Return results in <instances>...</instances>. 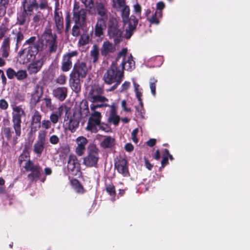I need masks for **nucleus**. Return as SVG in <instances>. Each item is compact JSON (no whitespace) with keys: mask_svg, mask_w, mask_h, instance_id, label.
<instances>
[{"mask_svg":"<svg viewBox=\"0 0 250 250\" xmlns=\"http://www.w3.org/2000/svg\"><path fill=\"white\" fill-rule=\"evenodd\" d=\"M112 7L116 11L121 12V16L125 29L126 38L129 39L136 28L138 21L134 16L129 18L130 10L126 5L125 0H112Z\"/></svg>","mask_w":250,"mask_h":250,"instance_id":"nucleus-1","label":"nucleus"},{"mask_svg":"<svg viewBox=\"0 0 250 250\" xmlns=\"http://www.w3.org/2000/svg\"><path fill=\"white\" fill-rule=\"evenodd\" d=\"M127 51L126 48H123L119 53L115 61L120 69L122 70L123 73L124 69L131 71L135 67V62L132 59V57L131 55H127Z\"/></svg>","mask_w":250,"mask_h":250,"instance_id":"nucleus-2","label":"nucleus"},{"mask_svg":"<svg viewBox=\"0 0 250 250\" xmlns=\"http://www.w3.org/2000/svg\"><path fill=\"white\" fill-rule=\"evenodd\" d=\"M124 77V74L122 70L117 66V64L113 62L104 74V80L105 83L111 84L115 82L120 83Z\"/></svg>","mask_w":250,"mask_h":250,"instance_id":"nucleus-3","label":"nucleus"},{"mask_svg":"<svg viewBox=\"0 0 250 250\" xmlns=\"http://www.w3.org/2000/svg\"><path fill=\"white\" fill-rule=\"evenodd\" d=\"M12 110L13 126L17 138L21 134V119L25 116V113L21 106H13Z\"/></svg>","mask_w":250,"mask_h":250,"instance_id":"nucleus-4","label":"nucleus"},{"mask_svg":"<svg viewBox=\"0 0 250 250\" xmlns=\"http://www.w3.org/2000/svg\"><path fill=\"white\" fill-rule=\"evenodd\" d=\"M108 35L110 38L113 39L115 43L118 42L122 36L121 27H119L118 21L115 18H112L108 23Z\"/></svg>","mask_w":250,"mask_h":250,"instance_id":"nucleus-5","label":"nucleus"},{"mask_svg":"<svg viewBox=\"0 0 250 250\" xmlns=\"http://www.w3.org/2000/svg\"><path fill=\"white\" fill-rule=\"evenodd\" d=\"M99 158L98 148L94 145H90L88 147L87 155L83 158V163L87 167L95 166Z\"/></svg>","mask_w":250,"mask_h":250,"instance_id":"nucleus-6","label":"nucleus"},{"mask_svg":"<svg viewBox=\"0 0 250 250\" xmlns=\"http://www.w3.org/2000/svg\"><path fill=\"white\" fill-rule=\"evenodd\" d=\"M102 89L91 86L87 89V98L92 103L107 102V99L102 95Z\"/></svg>","mask_w":250,"mask_h":250,"instance_id":"nucleus-7","label":"nucleus"},{"mask_svg":"<svg viewBox=\"0 0 250 250\" xmlns=\"http://www.w3.org/2000/svg\"><path fill=\"white\" fill-rule=\"evenodd\" d=\"M102 115L98 111L92 112L90 114L88 119L86 129L92 132L96 133L98 131V125H100L101 122Z\"/></svg>","mask_w":250,"mask_h":250,"instance_id":"nucleus-8","label":"nucleus"},{"mask_svg":"<svg viewBox=\"0 0 250 250\" xmlns=\"http://www.w3.org/2000/svg\"><path fill=\"white\" fill-rule=\"evenodd\" d=\"M80 120L75 115H68L65 118L63 124V127L65 131L75 132L79 126Z\"/></svg>","mask_w":250,"mask_h":250,"instance_id":"nucleus-9","label":"nucleus"},{"mask_svg":"<svg viewBox=\"0 0 250 250\" xmlns=\"http://www.w3.org/2000/svg\"><path fill=\"white\" fill-rule=\"evenodd\" d=\"M42 40L43 42H45L47 46H49L50 51H55L57 48L56 36L52 34L50 30L47 29L45 31L42 36Z\"/></svg>","mask_w":250,"mask_h":250,"instance_id":"nucleus-10","label":"nucleus"},{"mask_svg":"<svg viewBox=\"0 0 250 250\" xmlns=\"http://www.w3.org/2000/svg\"><path fill=\"white\" fill-rule=\"evenodd\" d=\"M67 169L72 175H79L80 174V165L76 156L74 155L69 157Z\"/></svg>","mask_w":250,"mask_h":250,"instance_id":"nucleus-11","label":"nucleus"},{"mask_svg":"<svg viewBox=\"0 0 250 250\" xmlns=\"http://www.w3.org/2000/svg\"><path fill=\"white\" fill-rule=\"evenodd\" d=\"M73 20L76 25L83 26L86 20L85 10L83 8H75L73 12Z\"/></svg>","mask_w":250,"mask_h":250,"instance_id":"nucleus-12","label":"nucleus"},{"mask_svg":"<svg viewBox=\"0 0 250 250\" xmlns=\"http://www.w3.org/2000/svg\"><path fill=\"white\" fill-rule=\"evenodd\" d=\"M88 69L84 62H81L75 64L70 75L79 78H83L85 77Z\"/></svg>","mask_w":250,"mask_h":250,"instance_id":"nucleus-13","label":"nucleus"},{"mask_svg":"<svg viewBox=\"0 0 250 250\" xmlns=\"http://www.w3.org/2000/svg\"><path fill=\"white\" fill-rule=\"evenodd\" d=\"M78 52L73 51L63 55L62 61V69L63 71H68L72 67L71 58L77 56Z\"/></svg>","mask_w":250,"mask_h":250,"instance_id":"nucleus-14","label":"nucleus"},{"mask_svg":"<svg viewBox=\"0 0 250 250\" xmlns=\"http://www.w3.org/2000/svg\"><path fill=\"white\" fill-rule=\"evenodd\" d=\"M87 139L83 136H79L76 139L75 152L79 156H82L85 151Z\"/></svg>","mask_w":250,"mask_h":250,"instance_id":"nucleus-15","label":"nucleus"},{"mask_svg":"<svg viewBox=\"0 0 250 250\" xmlns=\"http://www.w3.org/2000/svg\"><path fill=\"white\" fill-rule=\"evenodd\" d=\"M24 11L27 14L31 15L34 9H37L38 5L36 0H24L23 3Z\"/></svg>","mask_w":250,"mask_h":250,"instance_id":"nucleus-16","label":"nucleus"},{"mask_svg":"<svg viewBox=\"0 0 250 250\" xmlns=\"http://www.w3.org/2000/svg\"><path fill=\"white\" fill-rule=\"evenodd\" d=\"M115 50V45L108 41H105L103 43L101 52L103 56H106L110 53H113Z\"/></svg>","mask_w":250,"mask_h":250,"instance_id":"nucleus-17","label":"nucleus"},{"mask_svg":"<svg viewBox=\"0 0 250 250\" xmlns=\"http://www.w3.org/2000/svg\"><path fill=\"white\" fill-rule=\"evenodd\" d=\"M115 167L118 172L122 174L124 176L128 175L127 162L125 159H122L119 160L115 164Z\"/></svg>","mask_w":250,"mask_h":250,"instance_id":"nucleus-18","label":"nucleus"},{"mask_svg":"<svg viewBox=\"0 0 250 250\" xmlns=\"http://www.w3.org/2000/svg\"><path fill=\"white\" fill-rule=\"evenodd\" d=\"M67 108L66 106L62 105L60 106L57 111L52 113L50 116V122L54 124H56L59 121V119L62 115V112L66 111Z\"/></svg>","mask_w":250,"mask_h":250,"instance_id":"nucleus-19","label":"nucleus"},{"mask_svg":"<svg viewBox=\"0 0 250 250\" xmlns=\"http://www.w3.org/2000/svg\"><path fill=\"white\" fill-rule=\"evenodd\" d=\"M105 20L104 19L98 20L95 27V34L96 36L100 37L103 34L106 28Z\"/></svg>","mask_w":250,"mask_h":250,"instance_id":"nucleus-20","label":"nucleus"},{"mask_svg":"<svg viewBox=\"0 0 250 250\" xmlns=\"http://www.w3.org/2000/svg\"><path fill=\"white\" fill-rule=\"evenodd\" d=\"M43 64V62L42 60H36L30 63L27 69L30 74L37 73L41 69Z\"/></svg>","mask_w":250,"mask_h":250,"instance_id":"nucleus-21","label":"nucleus"},{"mask_svg":"<svg viewBox=\"0 0 250 250\" xmlns=\"http://www.w3.org/2000/svg\"><path fill=\"white\" fill-rule=\"evenodd\" d=\"M67 90L65 87H58L53 91L54 97L60 101H63L67 96Z\"/></svg>","mask_w":250,"mask_h":250,"instance_id":"nucleus-22","label":"nucleus"},{"mask_svg":"<svg viewBox=\"0 0 250 250\" xmlns=\"http://www.w3.org/2000/svg\"><path fill=\"white\" fill-rule=\"evenodd\" d=\"M69 84L72 90L76 93H78L80 91V78L70 75Z\"/></svg>","mask_w":250,"mask_h":250,"instance_id":"nucleus-23","label":"nucleus"},{"mask_svg":"<svg viewBox=\"0 0 250 250\" xmlns=\"http://www.w3.org/2000/svg\"><path fill=\"white\" fill-rule=\"evenodd\" d=\"M116 110L117 106L114 104L110 106V115L108 118V121L115 125H117L120 120L119 116L116 114Z\"/></svg>","mask_w":250,"mask_h":250,"instance_id":"nucleus-24","label":"nucleus"},{"mask_svg":"<svg viewBox=\"0 0 250 250\" xmlns=\"http://www.w3.org/2000/svg\"><path fill=\"white\" fill-rule=\"evenodd\" d=\"M41 173V167L39 166H35L31 173L28 175V178L31 181L36 180L40 178Z\"/></svg>","mask_w":250,"mask_h":250,"instance_id":"nucleus-25","label":"nucleus"},{"mask_svg":"<svg viewBox=\"0 0 250 250\" xmlns=\"http://www.w3.org/2000/svg\"><path fill=\"white\" fill-rule=\"evenodd\" d=\"M132 81L133 83V86L134 88V91L135 93V95L138 99V101L140 103V104H142V88L140 87V85L137 83L135 81L134 78L132 79Z\"/></svg>","mask_w":250,"mask_h":250,"instance_id":"nucleus-26","label":"nucleus"},{"mask_svg":"<svg viewBox=\"0 0 250 250\" xmlns=\"http://www.w3.org/2000/svg\"><path fill=\"white\" fill-rule=\"evenodd\" d=\"M96 9L98 14L102 18V19L105 20L107 19V15L106 13V10L103 3H97L96 5Z\"/></svg>","mask_w":250,"mask_h":250,"instance_id":"nucleus-27","label":"nucleus"},{"mask_svg":"<svg viewBox=\"0 0 250 250\" xmlns=\"http://www.w3.org/2000/svg\"><path fill=\"white\" fill-rule=\"evenodd\" d=\"M37 53V48L34 45H30L28 47L27 52V59L28 61L32 60L34 59L36 54Z\"/></svg>","mask_w":250,"mask_h":250,"instance_id":"nucleus-28","label":"nucleus"},{"mask_svg":"<svg viewBox=\"0 0 250 250\" xmlns=\"http://www.w3.org/2000/svg\"><path fill=\"white\" fill-rule=\"evenodd\" d=\"M42 96V91L39 87L35 89V91L32 94L31 101L36 104L39 102Z\"/></svg>","mask_w":250,"mask_h":250,"instance_id":"nucleus-29","label":"nucleus"},{"mask_svg":"<svg viewBox=\"0 0 250 250\" xmlns=\"http://www.w3.org/2000/svg\"><path fill=\"white\" fill-rule=\"evenodd\" d=\"M114 144V139L111 137H105L101 143V146L103 148L110 147Z\"/></svg>","mask_w":250,"mask_h":250,"instance_id":"nucleus-30","label":"nucleus"},{"mask_svg":"<svg viewBox=\"0 0 250 250\" xmlns=\"http://www.w3.org/2000/svg\"><path fill=\"white\" fill-rule=\"evenodd\" d=\"M44 143L36 142L34 145L33 150L34 152L37 154L38 155L40 156L44 149Z\"/></svg>","mask_w":250,"mask_h":250,"instance_id":"nucleus-31","label":"nucleus"},{"mask_svg":"<svg viewBox=\"0 0 250 250\" xmlns=\"http://www.w3.org/2000/svg\"><path fill=\"white\" fill-rule=\"evenodd\" d=\"M71 185L73 189L78 193H82L83 192V188L79 181L76 179L71 180Z\"/></svg>","mask_w":250,"mask_h":250,"instance_id":"nucleus-32","label":"nucleus"},{"mask_svg":"<svg viewBox=\"0 0 250 250\" xmlns=\"http://www.w3.org/2000/svg\"><path fill=\"white\" fill-rule=\"evenodd\" d=\"M90 55L93 62H96L99 58V49L98 46L96 45H94L92 47V49L90 51Z\"/></svg>","mask_w":250,"mask_h":250,"instance_id":"nucleus-33","label":"nucleus"},{"mask_svg":"<svg viewBox=\"0 0 250 250\" xmlns=\"http://www.w3.org/2000/svg\"><path fill=\"white\" fill-rule=\"evenodd\" d=\"M90 41V36L87 33L83 34L79 41V44L80 45H84L87 44Z\"/></svg>","mask_w":250,"mask_h":250,"instance_id":"nucleus-34","label":"nucleus"},{"mask_svg":"<svg viewBox=\"0 0 250 250\" xmlns=\"http://www.w3.org/2000/svg\"><path fill=\"white\" fill-rule=\"evenodd\" d=\"M106 190L107 192L111 196V200H115V189L114 186L112 184H109L106 187Z\"/></svg>","mask_w":250,"mask_h":250,"instance_id":"nucleus-35","label":"nucleus"},{"mask_svg":"<svg viewBox=\"0 0 250 250\" xmlns=\"http://www.w3.org/2000/svg\"><path fill=\"white\" fill-rule=\"evenodd\" d=\"M27 77V74L25 70H19L16 72V77L19 80L21 81L25 79Z\"/></svg>","mask_w":250,"mask_h":250,"instance_id":"nucleus-36","label":"nucleus"},{"mask_svg":"<svg viewBox=\"0 0 250 250\" xmlns=\"http://www.w3.org/2000/svg\"><path fill=\"white\" fill-rule=\"evenodd\" d=\"M29 157V152L26 150H24L22 152V154L19 157V162L20 165H21L22 162L23 161H27V160L28 159Z\"/></svg>","mask_w":250,"mask_h":250,"instance_id":"nucleus-37","label":"nucleus"},{"mask_svg":"<svg viewBox=\"0 0 250 250\" xmlns=\"http://www.w3.org/2000/svg\"><path fill=\"white\" fill-rule=\"evenodd\" d=\"M165 7V4L162 1L158 2L157 3V9L155 12V14L158 15L160 18L162 17V10Z\"/></svg>","mask_w":250,"mask_h":250,"instance_id":"nucleus-38","label":"nucleus"},{"mask_svg":"<svg viewBox=\"0 0 250 250\" xmlns=\"http://www.w3.org/2000/svg\"><path fill=\"white\" fill-rule=\"evenodd\" d=\"M157 80L155 79H151V82L149 83V86L151 90V92L152 95L154 97L156 95V83Z\"/></svg>","mask_w":250,"mask_h":250,"instance_id":"nucleus-39","label":"nucleus"},{"mask_svg":"<svg viewBox=\"0 0 250 250\" xmlns=\"http://www.w3.org/2000/svg\"><path fill=\"white\" fill-rule=\"evenodd\" d=\"M168 155V150L167 149H165L164 150V154L163 155V159L161 162V164L163 167H165V166L167 164Z\"/></svg>","mask_w":250,"mask_h":250,"instance_id":"nucleus-40","label":"nucleus"},{"mask_svg":"<svg viewBox=\"0 0 250 250\" xmlns=\"http://www.w3.org/2000/svg\"><path fill=\"white\" fill-rule=\"evenodd\" d=\"M46 132L45 131H40L39 132L37 142L45 143Z\"/></svg>","mask_w":250,"mask_h":250,"instance_id":"nucleus-41","label":"nucleus"},{"mask_svg":"<svg viewBox=\"0 0 250 250\" xmlns=\"http://www.w3.org/2000/svg\"><path fill=\"white\" fill-rule=\"evenodd\" d=\"M95 103H92L90 105V110L93 112L96 111H95L96 109H97L98 108H101L103 106H108V105L106 104H95Z\"/></svg>","mask_w":250,"mask_h":250,"instance_id":"nucleus-42","label":"nucleus"},{"mask_svg":"<svg viewBox=\"0 0 250 250\" xmlns=\"http://www.w3.org/2000/svg\"><path fill=\"white\" fill-rule=\"evenodd\" d=\"M41 120V114L39 113V112L36 111L32 118V123H40Z\"/></svg>","mask_w":250,"mask_h":250,"instance_id":"nucleus-43","label":"nucleus"},{"mask_svg":"<svg viewBox=\"0 0 250 250\" xmlns=\"http://www.w3.org/2000/svg\"><path fill=\"white\" fill-rule=\"evenodd\" d=\"M7 76L9 79H13L16 77V72L12 68H8L6 71Z\"/></svg>","mask_w":250,"mask_h":250,"instance_id":"nucleus-44","label":"nucleus"},{"mask_svg":"<svg viewBox=\"0 0 250 250\" xmlns=\"http://www.w3.org/2000/svg\"><path fill=\"white\" fill-rule=\"evenodd\" d=\"M137 110L138 115L140 116L141 118H144L145 115V110L143 107V102L142 101V104L139 103L138 107H136Z\"/></svg>","mask_w":250,"mask_h":250,"instance_id":"nucleus-45","label":"nucleus"},{"mask_svg":"<svg viewBox=\"0 0 250 250\" xmlns=\"http://www.w3.org/2000/svg\"><path fill=\"white\" fill-rule=\"evenodd\" d=\"M55 20L57 28L58 29H61L63 26L62 19L59 15H55Z\"/></svg>","mask_w":250,"mask_h":250,"instance_id":"nucleus-46","label":"nucleus"},{"mask_svg":"<svg viewBox=\"0 0 250 250\" xmlns=\"http://www.w3.org/2000/svg\"><path fill=\"white\" fill-rule=\"evenodd\" d=\"M159 18L160 17L155 13L150 18H148V20L151 24H158L159 23Z\"/></svg>","mask_w":250,"mask_h":250,"instance_id":"nucleus-47","label":"nucleus"},{"mask_svg":"<svg viewBox=\"0 0 250 250\" xmlns=\"http://www.w3.org/2000/svg\"><path fill=\"white\" fill-rule=\"evenodd\" d=\"M130 83L128 81H125L121 85V88L120 91L121 93L126 92L130 87Z\"/></svg>","mask_w":250,"mask_h":250,"instance_id":"nucleus-48","label":"nucleus"},{"mask_svg":"<svg viewBox=\"0 0 250 250\" xmlns=\"http://www.w3.org/2000/svg\"><path fill=\"white\" fill-rule=\"evenodd\" d=\"M82 27V26H79L75 24L72 28V35L74 36H79L80 34V28Z\"/></svg>","mask_w":250,"mask_h":250,"instance_id":"nucleus-49","label":"nucleus"},{"mask_svg":"<svg viewBox=\"0 0 250 250\" xmlns=\"http://www.w3.org/2000/svg\"><path fill=\"white\" fill-rule=\"evenodd\" d=\"M66 77L63 75L59 76L56 79V82L60 84H63L65 83Z\"/></svg>","mask_w":250,"mask_h":250,"instance_id":"nucleus-50","label":"nucleus"},{"mask_svg":"<svg viewBox=\"0 0 250 250\" xmlns=\"http://www.w3.org/2000/svg\"><path fill=\"white\" fill-rule=\"evenodd\" d=\"M51 122L49 120H43L42 122V128L47 129L51 127Z\"/></svg>","mask_w":250,"mask_h":250,"instance_id":"nucleus-51","label":"nucleus"},{"mask_svg":"<svg viewBox=\"0 0 250 250\" xmlns=\"http://www.w3.org/2000/svg\"><path fill=\"white\" fill-rule=\"evenodd\" d=\"M59 141V137L56 135H51L49 138V142L52 145H56Z\"/></svg>","mask_w":250,"mask_h":250,"instance_id":"nucleus-52","label":"nucleus"},{"mask_svg":"<svg viewBox=\"0 0 250 250\" xmlns=\"http://www.w3.org/2000/svg\"><path fill=\"white\" fill-rule=\"evenodd\" d=\"M138 132L139 129L138 128H136L134 129L131 133V137L132 141L135 143H137L138 141L137 138H136V135L138 134Z\"/></svg>","mask_w":250,"mask_h":250,"instance_id":"nucleus-53","label":"nucleus"},{"mask_svg":"<svg viewBox=\"0 0 250 250\" xmlns=\"http://www.w3.org/2000/svg\"><path fill=\"white\" fill-rule=\"evenodd\" d=\"M12 33L16 35L17 44L23 40V36L21 32L18 31L15 33L14 30H13Z\"/></svg>","mask_w":250,"mask_h":250,"instance_id":"nucleus-54","label":"nucleus"},{"mask_svg":"<svg viewBox=\"0 0 250 250\" xmlns=\"http://www.w3.org/2000/svg\"><path fill=\"white\" fill-rule=\"evenodd\" d=\"M34 167L33 163L30 161H26L24 166V168L27 171H31Z\"/></svg>","mask_w":250,"mask_h":250,"instance_id":"nucleus-55","label":"nucleus"},{"mask_svg":"<svg viewBox=\"0 0 250 250\" xmlns=\"http://www.w3.org/2000/svg\"><path fill=\"white\" fill-rule=\"evenodd\" d=\"M3 134L8 139H10L12 137V132L9 127L5 128L3 130Z\"/></svg>","mask_w":250,"mask_h":250,"instance_id":"nucleus-56","label":"nucleus"},{"mask_svg":"<svg viewBox=\"0 0 250 250\" xmlns=\"http://www.w3.org/2000/svg\"><path fill=\"white\" fill-rule=\"evenodd\" d=\"M99 126V128L105 131V132H109L110 131V127L108 126V125L106 124H103V123H101V122L100 123V125H98Z\"/></svg>","mask_w":250,"mask_h":250,"instance_id":"nucleus-57","label":"nucleus"},{"mask_svg":"<svg viewBox=\"0 0 250 250\" xmlns=\"http://www.w3.org/2000/svg\"><path fill=\"white\" fill-rule=\"evenodd\" d=\"M1 48H10V39L9 38H5L4 39Z\"/></svg>","mask_w":250,"mask_h":250,"instance_id":"nucleus-58","label":"nucleus"},{"mask_svg":"<svg viewBox=\"0 0 250 250\" xmlns=\"http://www.w3.org/2000/svg\"><path fill=\"white\" fill-rule=\"evenodd\" d=\"M47 6L48 4L47 0H40L38 7H40L41 9H45Z\"/></svg>","mask_w":250,"mask_h":250,"instance_id":"nucleus-59","label":"nucleus"},{"mask_svg":"<svg viewBox=\"0 0 250 250\" xmlns=\"http://www.w3.org/2000/svg\"><path fill=\"white\" fill-rule=\"evenodd\" d=\"M134 12L138 15H140L141 12V6L138 3H136L133 6Z\"/></svg>","mask_w":250,"mask_h":250,"instance_id":"nucleus-60","label":"nucleus"},{"mask_svg":"<svg viewBox=\"0 0 250 250\" xmlns=\"http://www.w3.org/2000/svg\"><path fill=\"white\" fill-rule=\"evenodd\" d=\"M8 103L4 99L0 100V107L2 109H6L8 107Z\"/></svg>","mask_w":250,"mask_h":250,"instance_id":"nucleus-61","label":"nucleus"},{"mask_svg":"<svg viewBox=\"0 0 250 250\" xmlns=\"http://www.w3.org/2000/svg\"><path fill=\"white\" fill-rule=\"evenodd\" d=\"M80 107L81 109L88 110V103L85 100H83L80 104Z\"/></svg>","mask_w":250,"mask_h":250,"instance_id":"nucleus-62","label":"nucleus"},{"mask_svg":"<svg viewBox=\"0 0 250 250\" xmlns=\"http://www.w3.org/2000/svg\"><path fill=\"white\" fill-rule=\"evenodd\" d=\"M7 31V28L4 25H2L0 27V39H1Z\"/></svg>","mask_w":250,"mask_h":250,"instance_id":"nucleus-63","label":"nucleus"},{"mask_svg":"<svg viewBox=\"0 0 250 250\" xmlns=\"http://www.w3.org/2000/svg\"><path fill=\"white\" fill-rule=\"evenodd\" d=\"M9 49L10 48H1L2 57L7 58L9 56Z\"/></svg>","mask_w":250,"mask_h":250,"instance_id":"nucleus-64","label":"nucleus"}]
</instances>
